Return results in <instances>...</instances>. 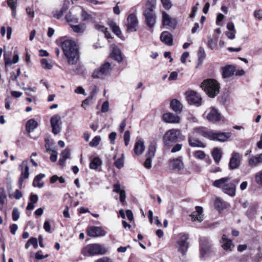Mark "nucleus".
<instances>
[{
	"label": "nucleus",
	"mask_w": 262,
	"mask_h": 262,
	"mask_svg": "<svg viewBox=\"0 0 262 262\" xmlns=\"http://www.w3.org/2000/svg\"><path fill=\"white\" fill-rule=\"evenodd\" d=\"M193 156L196 159L202 160L205 158L206 155L204 151L202 150H197L193 152Z\"/></svg>",
	"instance_id": "79ce46f5"
},
{
	"label": "nucleus",
	"mask_w": 262,
	"mask_h": 262,
	"mask_svg": "<svg viewBox=\"0 0 262 262\" xmlns=\"http://www.w3.org/2000/svg\"><path fill=\"white\" fill-rule=\"evenodd\" d=\"M164 8L166 10H169L171 8L172 4L170 0H161Z\"/></svg>",
	"instance_id": "8fccbe9b"
},
{
	"label": "nucleus",
	"mask_w": 262,
	"mask_h": 262,
	"mask_svg": "<svg viewBox=\"0 0 262 262\" xmlns=\"http://www.w3.org/2000/svg\"><path fill=\"white\" fill-rule=\"evenodd\" d=\"M214 205L215 208L219 210L223 208V202L220 199H216L215 200Z\"/></svg>",
	"instance_id": "49530a36"
},
{
	"label": "nucleus",
	"mask_w": 262,
	"mask_h": 262,
	"mask_svg": "<svg viewBox=\"0 0 262 262\" xmlns=\"http://www.w3.org/2000/svg\"><path fill=\"white\" fill-rule=\"evenodd\" d=\"M261 163H262V154L251 157L248 161L249 165L252 167H256Z\"/></svg>",
	"instance_id": "b1692460"
},
{
	"label": "nucleus",
	"mask_w": 262,
	"mask_h": 262,
	"mask_svg": "<svg viewBox=\"0 0 262 262\" xmlns=\"http://www.w3.org/2000/svg\"><path fill=\"white\" fill-rule=\"evenodd\" d=\"M52 130L54 134L57 135L61 130V117L59 115H56L53 116L50 120Z\"/></svg>",
	"instance_id": "f8f14e48"
},
{
	"label": "nucleus",
	"mask_w": 262,
	"mask_h": 262,
	"mask_svg": "<svg viewBox=\"0 0 262 262\" xmlns=\"http://www.w3.org/2000/svg\"><path fill=\"white\" fill-rule=\"evenodd\" d=\"M198 60L200 63H202L206 58V53L203 47H200L198 53Z\"/></svg>",
	"instance_id": "e433bc0d"
},
{
	"label": "nucleus",
	"mask_w": 262,
	"mask_h": 262,
	"mask_svg": "<svg viewBox=\"0 0 262 262\" xmlns=\"http://www.w3.org/2000/svg\"><path fill=\"white\" fill-rule=\"evenodd\" d=\"M41 65L42 68L45 69H51L52 65L46 59L43 58L40 61Z\"/></svg>",
	"instance_id": "a19ab883"
},
{
	"label": "nucleus",
	"mask_w": 262,
	"mask_h": 262,
	"mask_svg": "<svg viewBox=\"0 0 262 262\" xmlns=\"http://www.w3.org/2000/svg\"><path fill=\"white\" fill-rule=\"evenodd\" d=\"M184 166L182 158L181 157L169 160V167L173 170H180L184 168Z\"/></svg>",
	"instance_id": "a211bd4d"
},
{
	"label": "nucleus",
	"mask_w": 262,
	"mask_h": 262,
	"mask_svg": "<svg viewBox=\"0 0 262 262\" xmlns=\"http://www.w3.org/2000/svg\"><path fill=\"white\" fill-rule=\"evenodd\" d=\"M18 168L21 171L20 177H22L24 179H28L29 176V168L28 161L25 160L23 161V162L19 165Z\"/></svg>",
	"instance_id": "4be33fe9"
},
{
	"label": "nucleus",
	"mask_w": 262,
	"mask_h": 262,
	"mask_svg": "<svg viewBox=\"0 0 262 262\" xmlns=\"http://www.w3.org/2000/svg\"><path fill=\"white\" fill-rule=\"evenodd\" d=\"M179 236L180 238L177 241L176 247L178 251L184 255L187 252L189 247V243L187 242L189 237L187 234L184 233H181Z\"/></svg>",
	"instance_id": "1a4fd4ad"
},
{
	"label": "nucleus",
	"mask_w": 262,
	"mask_h": 262,
	"mask_svg": "<svg viewBox=\"0 0 262 262\" xmlns=\"http://www.w3.org/2000/svg\"><path fill=\"white\" fill-rule=\"evenodd\" d=\"M107 252V249L103 245L99 244H92L83 247L81 252L85 256H93L105 254Z\"/></svg>",
	"instance_id": "423d86ee"
},
{
	"label": "nucleus",
	"mask_w": 262,
	"mask_h": 262,
	"mask_svg": "<svg viewBox=\"0 0 262 262\" xmlns=\"http://www.w3.org/2000/svg\"><path fill=\"white\" fill-rule=\"evenodd\" d=\"M195 210L196 211L193 212L190 215L191 219L193 221H197L201 222L203 221V215L202 214L203 208L200 206H196Z\"/></svg>",
	"instance_id": "5701e85b"
},
{
	"label": "nucleus",
	"mask_w": 262,
	"mask_h": 262,
	"mask_svg": "<svg viewBox=\"0 0 262 262\" xmlns=\"http://www.w3.org/2000/svg\"><path fill=\"white\" fill-rule=\"evenodd\" d=\"M19 217V212L17 208H15L12 212V219L14 221H16Z\"/></svg>",
	"instance_id": "09e8293b"
},
{
	"label": "nucleus",
	"mask_w": 262,
	"mask_h": 262,
	"mask_svg": "<svg viewBox=\"0 0 262 262\" xmlns=\"http://www.w3.org/2000/svg\"><path fill=\"white\" fill-rule=\"evenodd\" d=\"M101 140V138L99 136H95L90 143V146L91 147L97 146Z\"/></svg>",
	"instance_id": "c03bdc74"
},
{
	"label": "nucleus",
	"mask_w": 262,
	"mask_h": 262,
	"mask_svg": "<svg viewBox=\"0 0 262 262\" xmlns=\"http://www.w3.org/2000/svg\"><path fill=\"white\" fill-rule=\"evenodd\" d=\"M188 143L189 146L193 147H205V145L201 141L196 139L192 136L188 137Z\"/></svg>",
	"instance_id": "cd10ccee"
},
{
	"label": "nucleus",
	"mask_w": 262,
	"mask_h": 262,
	"mask_svg": "<svg viewBox=\"0 0 262 262\" xmlns=\"http://www.w3.org/2000/svg\"><path fill=\"white\" fill-rule=\"evenodd\" d=\"M178 75V73L177 72H172L170 74L169 77L168 78V80L169 81L175 80L177 79V78Z\"/></svg>",
	"instance_id": "69168bd1"
},
{
	"label": "nucleus",
	"mask_w": 262,
	"mask_h": 262,
	"mask_svg": "<svg viewBox=\"0 0 262 262\" xmlns=\"http://www.w3.org/2000/svg\"><path fill=\"white\" fill-rule=\"evenodd\" d=\"M71 27L73 30L76 33H82L85 29V25L84 24H79L77 25H70Z\"/></svg>",
	"instance_id": "c9c22d12"
},
{
	"label": "nucleus",
	"mask_w": 262,
	"mask_h": 262,
	"mask_svg": "<svg viewBox=\"0 0 262 262\" xmlns=\"http://www.w3.org/2000/svg\"><path fill=\"white\" fill-rule=\"evenodd\" d=\"M241 164V156L239 153L233 152L230 158L229 166V168L233 170L238 168Z\"/></svg>",
	"instance_id": "4468645a"
},
{
	"label": "nucleus",
	"mask_w": 262,
	"mask_h": 262,
	"mask_svg": "<svg viewBox=\"0 0 262 262\" xmlns=\"http://www.w3.org/2000/svg\"><path fill=\"white\" fill-rule=\"evenodd\" d=\"M170 107L174 112L180 113L182 110L183 106L177 99H172L170 102Z\"/></svg>",
	"instance_id": "c756f323"
},
{
	"label": "nucleus",
	"mask_w": 262,
	"mask_h": 262,
	"mask_svg": "<svg viewBox=\"0 0 262 262\" xmlns=\"http://www.w3.org/2000/svg\"><path fill=\"white\" fill-rule=\"evenodd\" d=\"M66 19L68 22L77 23L78 21V18L75 16L72 15L71 13H69L66 15Z\"/></svg>",
	"instance_id": "37998d69"
},
{
	"label": "nucleus",
	"mask_w": 262,
	"mask_h": 262,
	"mask_svg": "<svg viewBox=\"0 0 262 262\" xmlns=\"http://www.w3.org/2000/svg\"><path fill=\"white\" fill-rule=\"evenodd\" d=\"M45 177L44 174L40 173L36 176L33 182V186L34 187H38L41 188L43 186V182H40L42 179Z\"/></svg>",
	"instance_id": "473e14b6"
},
{
	"label": "nucleus",
	"mask_w": 262,
	"mask_h": 262,
	"mask_svg": "<svg viewBox=\"0 0 262 262\" xmlns=\"http://www.w3.org/2000/svg\"><path fill=\"white\" fill-rule=\"evenodd\" d=\"M102 163V160L99 157H95L90 163V168L96 170L101 165Z\"/></svg>",
	"instance_id": "2f4dec72"
},
{
	"label": "nucleus",
	"mask_w": 262,
	"mask_h": 262,
	"mask_svg": "<svg viewBox=\"0 0 262 262\" xmlns=\"http://www.w3.org/2000/svg\"><path fill=\"white\" fill-rule=\"evenodd\" d=\"M156 7V0H147L143 15L146 25L149 28L154 27L156 22V16L154 10Z\"/></svg>",
	"instance_id": "20e7f679"
},
{
	"label": "nucleus",
	"mask_w": 262,
	"mask_h": 262,
	"mask_svg": "<svg viewBox=\"0 0 262 262\" xmlns=\"http://www.w3.org/2000/svg\"><path fill=\"white\" fill-rule=\"evenodd\" d=\"M230 180V178L229 177L222 178L214 181L213 182V185L214 187L221 188L224 193L231 196H233L235 194L236 190L235 183H238L239 180L238 179H235L234 183L229 182Z\"/></svg>",
	"instance_id": "7ed1b4c3"
},
{
	"label": "nucleus",
	"mask_w": 262,
	"mask_h": 262,
	"mask_svg": "<svg viewBox=\"0 0 262 262\" xmlns=\"http://www.w3.org/2000/svg\"><path fill=\"white\" fill-rule=\"evenodd\" d=\"M124 163L123 155H122L121 158H118L115 160L114 165L117 168L121 169L124 166Z\"/></svg>",
	"instance_id": "ea45409f"
},
{
	"label": "nucleus",
	"mask_w": 262,
	"mask_h": 262,
	"mask_svg": "<svg viewBox=\"0 0 262 262\" xmlns=\"http://www.w3.org/2000/svg\"><path fill=\"white\" fill-rule=\"evenodd\" d=\"M23 90H24L25 91V93L26 95H30V92H35L36 89L35 87H33V88L24 87V88H23Z\"/></svg>",
	"instance_id": "052dcab7"
},
{
	"label": "nucleus",
	"mask_w": 262,
	"mask_h": 262,
	"mask_svg": "<svg viewBox=\"0 0 262 262\" xmlns=\"http://www.w3.org/2000/svg\"><path fill=\"white\" fill-rule=\"evenodd\" d=\"M207 118L209 121L215 123L221 120V115L216 109L212 107L207 114Z\"/></svg>",
	"instance_id": "dca6fc26"
},
{
	"label": "nucleus",
	"mask_w": 262,
	"mask_h": 262,
	"mask_svg": "<svg viewBox=\"0 0 262 262\" xmlns=\"http://www.w3.org/2000/svg\"><path fill=\"white\" fill-rule=\"evenodd\" d=\"M61 46L68 63L76 64L79 58L78 48L76 42L72 40L67 39L61 42Z\"/></svg>",
	"instance_id": "f257e3e1"
},
{
	"label": "nucleus",
	"mask_w": 262,
	"mask_h": 262,
	"mask_svg": "<svg viewBox=\"0 0 262 262\" xmlns=\"http://www.w3.org/2000/svg\"><path fill=\"white\" fill-rule=\"evenodd\" d=\"M223 76L224 78H228L234 75L235 71V67L231 65L226 66L222 68Z\"/></svg>",
	"instance_id": "a878e982"
},
{
	"label": "nucleus",
	"mask_w": 262,
	"mask_h": 262,
	"mask_svg": "<svg viewBox=\"0 0 262 262\" xmlns=\"http://www.w3.org/2000/svg\"><path fill=\"white\" fill-rule=\"evenodd\" d=\"M187 94V100L189 103L195 104L197 106L201 104L202 99L196 93L190 92Z\"/></svg>",
	"instance_id": "6ab92c4d"
},
{
	"label": "nucleus",
	"mask_w": 262,
	"mask_h": 262,
	"mask_svg": "<svg viewBox=\"0 0 262 262\" xmlns=\"http://www.w3.org/2000/svg\"><path fill=\"white\" fill-rule=\"evenodd\" d=\"M17 0H7V4L10 8H17Z\"/></svg>",
	"instance_id": "864d4df0"
},
{
	"label": "nucleus",
	"mask_w": 262,
	"mask_h": 262,
	"mask_svg": "<svg viewBox=\"0 0 262 262\" xmlns=\"http://www.w3.org/2000/svg\"><path fill=\"white\" fill-rule=\"evenodd\" d=\"M217 41L214 40L211 36L207 37V46L208 48L211 50H213L216 49L217 47Z\"/></svg>",
	"instance_id": "f704fd0d"
},
{
	"label": "nucleus",
	"mask_w": 262,
	"mask_h": 262,
	"mask_svg": "<svg viewBox=\"0 0 262 262\" xmlns=\"http://www.w3.org/2000/svg\"><path fill=\"white\" fill-rule=\"evenodd\" d=\"M162 119L164 122L168 123H178L180 121V117L171 113H166L163 115Z\"/></svg>",
	"instance_id": "f3484780"
},
{
	"label": "nucleus",
	"mask_w": 262,
	"mask_h": 262,
	"mask_svg": "<svg viewBox=\"0 0 262 262\" xmlns=\"http://www.w3.org/2000/svg\"><path fill=\"white\" fill-rule=\"evenodd\" d=\"M126 125V119H124L122 120L119 125V130L120 133H122L124 130Z\"/></svg>",
	"instance_id": "0e129e2a"
},
{
	"label": "nucleus",
	"mask_w": 262,
	"mask_h": 262,
	"mask_svg": "<svg viewBox=\"0 0 262 262\" xmlns=\"http://www.w3.org/2000/svg\"><path fill=\"white\" fill-rule=\"evenodd\" d=\"M255 181L260 185H262V171L258 172L255 176Z\"/></svg>",
	"instance_id": "603ef678"
},
{
	"label": "nucleus",
	"mask_w": 262,
	"mask_h": 262,
	"mask_svg": "<svg viewBox=\"0 0 262 262\" xmlns=\"http://www.w3.org/2000/svg\"><path fill=\"white\" fill-rule=\"evenodd\" d=\"M38 126V123L34 119H30L26 123V130L30 133L35 129Z\"/></svg>",
	"instance_id": "7c9ffc66"
},
{
	"label": "nucleus",
	"mask_w": 262,
	"mask_h": 262,
	"mask_svg": "<svg viewBox=\"0 0 262 262\" xmlns=\"http://www.w3.org/2000/svg\"><path fill=\"white\" fill-rule=\"evenodd\" d=\"M156 151V146L154 145H150L148 148V151L146 155V157L153 158Z\"/></svg>",
	"instance_id": "58836bf2"
},
{
	"label": "nucleus",
	"mask_w": 262,
	"mask_h": 262,
	"mask_svg": "<svg viewBox=\"0 0 262 262\" xmlns=\"http://www.w3.org/2000/svg\"><path fill=\"white\" fill-rule=\"evenodd\" d=\"M193 134L199 135L211 140L225 142L231 137L230 133L215 132L208 130L205 127H199L194 128Z\"/></svg>",
	"instance_id": "f03ea898"
},
{
	"label": "nucleus",
	"mask_w": 262,
	"mask_h": 262,
	"mask_svg": "<svg viewBox=\"0 0 262 262\" xmlns=\"http://www.w3.org/2000/svg\"><path fill=\"white\" fill-rule=\"evenodd\" d=\"M162 23L164 26H168L171 28H175L177 21L176 19L171 18L165 12H162Z\"/></svg>",
	"instance_id": "aec40b11"
},
{
	"label": "nucleus",
	"mask_w": 262,
	"mask_h": 262,
	"mask_svg": "<svg viewBox=\"0 0 262 262\" xmlns=\"http://www.w3.org/2000/svg\"><path fill=\"white\" fill-rule=\"evenodd\" d=\"M235 33L236 31H226V35L228 37V38L230 39H233L235 38Z\"/></svg>",
	"instance_id": "680f3d73"
},
{
	"label": "nucleus",
	"mask_w": 262,
	"mask_h": 262,
	"mask_svg": "<svg viewBox=\"0 0 262 262\" xmlns=\"http://www.w3.org/2000/svg\"><path fill=\"white\" fill-rule=\"evenodd\" d=\"M161 40L167 46H171L173 43L172 35L168 31L163 32L160 36Z\"/></svg>",
	"instance_id": "393cba45"
},
{
	"label": "nucleus",
	"mask_w": 262,
	"mask_h": 262,
	"mask_svg": "<svg viewBox=\"0 0 262 262\" xmlns=\"http://www.w3.org/2000/svg\"><path fill=\"white\" fill-rule=\"evenodd\" d=\"M111 28L113 32L117 35H119L121 34V30L118 26L115 23L111 24Z\"/></svg>",
	"instance_id": "de8ad7c7"
},
{
	"label": "nucleus",
	"mask_w": 262,
	"mask_h": 262,
	"mask_svg": "<svg viewBox=\"0 0 262 262\" xmlns=\"http://www.w3.org/2000/svg\"><path fill=\"white\" fill-rule=\"evenodd\" d=\"M112 70V66L110 63L106 62L103 64L99 68L95 70L92 76L94 78H104L108 75Z\"/></svg>",
	"instance_id": "6e6552de"
},
{
	"label": "nucleus",
	"mask_w": 262,
	"mask_h": 262,
	"mask_svg": "<svg viewBox=\"0 0 262 262\" xmlns=\"http://www.w3.org/2000/svg\"><path fill=\"white\" fill-rule=\"evenodd\" d=\"M185 137L182 135L181 131L178 129H171L167 130L163 136V142L166 146H172L178 141H183Z\"/></svg>",
	"instance_id": "39448f33"
},
{
	"label": "nucleus",
	"mask_w": 262,
	"mask_h": 262,
	"mask_svg": "<svg viewBox=\"0 0 262 262\" xmlns=\"http://www.w3.org/2000/svg\"><path fill=\"white\" fill-rule=\"evenodd\" d=\"M201 88L210 97L214 98L219 93V83L214 79L204 80L201 84Z\"/></svg>",
	"instance_id": "0eeeda50"
},
{
	"label": "nucleus",
	"mask_w": 262,
	"mask_h": 262,
	"mask_svg": "<svg viewBox=\"0 0 262 262\" xmlns=\"http://www.w3.org/2000/svg\"><path fill=\"white\" fill-rule=\"evenodd\" d=\"M108 102L107 101L104 102L101 107V111L103 113L107 112L108 111Z\"/></svg>",
	"instance_id": "338daca9"
},
{
	"label": "nucleus",
	"mask_w": 262,
	"mask_h": 262,
	"mask_svg": "<svg viewBox=\"0 0 262 262\" xmlns=\"http://www.w3.org/2000/svg\"><path fill=\"white\" fill-rule=\"evenodd\" d=\"M74 92L76 94H82L86 96V94L85 93L84 89L81 86H78L74 91Z\"/></svg>",
	"instance_id": "e2e57ef3"
},
{
	"label": "nucleus",
	"mask_w": 262,
	"mask_h": 262,
	"mask_svg": "<svg viewBox=\"0 0 262 262\" xmlns=\"http://www.w3.org/2000/svg\"><path fill=\"white\" fill-rule=\"evenodd\" d=\"M199 5V3L198 2L196 4V5L195 6H193L192 8V10H191V13L189 15V17L190 18H193L195 15V13L197 11V10H198V6Z\"/></svg>",
	"instance_id": "6e6d98bb"
},
{
	"label": "nucleus",
	"mask_w": 262,
	"mask_h": 262,
	"mask_svg": "<svg viewBox=\"0 0 262 262\" xmlns=\"http://www.w3.org/2000/svg\"><path fill=\"white\" fill-rule=\"evenodd\" d=\"M123 138L125 145L127 146L129 144L130 140V132L129 130H126L125 132Z\"/></svg>",
	"instance_id": "a18cd8bd"
},
{
	"label": "nucleus",
	"mask_w": 262,
	"mask_h": 262,
	"mask_svg": "<svg viewBox=\"0 0 262 262\" xmlns=\"http://www.w3.org/2000/svg\"><path fill=\"white\" fill-rule=\"evenodd\" d=\"M145 149L144 142L141 139L138 140L135 143L134 150L136 155H140Z\"/></svg>",
	"instance_id": "c85d7f7f"
},
{
	"label": "nucleus",
	"mask_w": 262,
	"mask_h": 262,
	"mask_svg": "<svg viewBox=\"0 0 262 262\" xmlns=\"http://www.w3.org/2000/svg\"><path fill=\"white\" fill-rule=\"evenodd\" d=\"M138 24V20L136 15L134 14H130L127 18L126 24L127 31L128 32H135L137 30Z\"/></svg>",
	"instance_id": "9b49d317"
},
{
	"label": "nucleus",
	"mask_w": 262,
	"mask_h": 262,
	"mask_svg": "<svg viewBox=\"0 0 262 262\" xmlns=\"http://www.w3.org/2000/svg\"><path fill=\"white\" fill-rule=\"evenodd\" d=\"M182 148V144H176L171 149V152L172 153H174L178 151H179L181 150Z\"/></svg>",
	"instance_id": "4d7b16f0"
},
{
	"label": "nucleus",
	"mask_w": 262,
	"mask_h": 262,
	"mask_svg": "<svg viewBox=\"0 0 262 262\" xmlns=\"http://www.w3.org/2000/svg\"><path fill=\"white\" fill-rule=\"evenodd\" d=\"M30 245H33L35 249H37L38 247V241L36 238L31 237L29 240Z\"/></svg>",
	"instance_id": "5fc2aeb1"
},
{
	"label": "nucleus",
	"mask_w": 262,
	"mask_h": 262,
	"mask_svg": "<svg viewBox=\"0 0 262 262\" xmlns=\"http://www.w3.org/2000/svg\"><path fill=\"white\" fill-rule=\"evenodd\" d=\"M211 244L208 238L202 237L200 238V254L201 256H204L205 254L211 251Z\"/></svg>",
	"instance_id": "ddd939ff"
},
{
	"label": "nucleus",
	"mask_w": 262,
	"mask_h": 262,
	"mask_svg": "<svg viewBox=\"0 0 262 262\" xmlns=\"http://www.w3.org/2000/svg\"><path fill=\"white\" fill-rule=\"evenodd\" d=\"M68 9V8L67 6H63L62 8L59 10H56L53 13L54 16L56 18H59L62 16L63 13H64Z\"/></svg>",
	"instance_id": "4c0bfd02"
},
{
	"label": "nucleus",
	"mask_w": 262,
	"mask_h": 262,
	"mask_svg": "<svg viewBox=\"0 0 262 262\" xmlns=\"http://www.w3.org/2000/svg\"><path fill=\"white\" fill-rule=\"evenodd\" d=\"M70 152L69 149L68 148H66L64 150H63L62 152L61 153L60 157L64 159H67L70 158Z\"/></svg>",
	"instance_id": "3c124183"
},
{
	"label": "nucleus",
	"mask_w": 262,
	"mask_h": 262,
	"mask_svg": "<svg viewBox=\"0 0 262 262\" xmlns=\"http://www.w3.org/2000/svg\"><path fill=\"white\" fill-rule=\"evenodd\" d=\"M111 57L117 61L120 62L123 60V57L120 50L115 45H112Z\"/></svg>",
	"instance_id": "412c9836"
},
{
	"label": "nucleus",
	"mask_w": 262,
	"mask_h": 262,
	"mask_svg": "<svg viewBox=\"0 0 262 262\" xmlns=\"http://www.w3.org/2000/svg\"><path fill=\"white\" fill-rule=\"evenodd\" d=\"M117 134L116 132H112L108 136L109 140H110V143L112 144H114L115 140L116 138Z\"/></svg>",
	"instance_id": "13d9d810"
},
{
	"label": "nucleus",
	"mask_w": 262,
	"mask_h": 262,
	"mask_svg": "<svg viewBox=\"0 0 262 262\" xmlns=\"http://www.w3.org/2000/svg\"><path fill=\"white\" fill-rule=\"evenodd\" d=\"M151 158H152L147 157L144 163V166L147 169H149L151 167Z\"/></svg>",
	"instance_id": "bf43d9fd"
},
{
	"label": "nucleus",
	"mask_w": 262,
	"mask_h": 262,
	"mask_svg": "<svg viewBox=\"0 0 262 262\" xmlns=\"http://www.w3.org/2000/svg\"><path fill=\"white\" fill-rule=\"evenodd\" d=\"M95 262H113L112 259L107 257H103L99 258Z\"/></svg>",
	"instance_id": "774afa93"
},
{
	"label": "nucleus",
	"mask_w": 262,
	"mask_h": 262,
	"mask_svg": "<svg viewBox=\"0 0 262 262\" xmlns=\"http://www.w3.org/2000/svg\"><path fill=\"white\" fill-rule=\"evenodd\" d=\"M7 193L4 187H0V210L2 211L4 206L7 204Z\"/></svg>",
	"instance_id": "bb28decb"
},
{
	"label": "nucleus",
	"mask_w": 262,
	"mask_h": 262,
	"mask_svg": "<svg viewBox=\"0 0 262 262\" xmlns=\"http://www.w3.org/2000/svg\"><path fill=\"white\" fill-rule=\"evenodd\" d=\"M221 247L226 251H231L234 247L232 241L228 238L225 234H223L220 241Z\"/></svg>",
	"instance_id": "2eb2a0df"
},
{
	"label": "nucleus",
	"mask_w": 262,
	"mask_h": 262,
	"mask_svg": "<svg viewBox=\"0 0 262 262\" xmlns=\"http://www.w3.org/2000/svg\"><path fill=\"white\" fill-rule=\"evenodd\" d=\"M107 232L100 227L91 226L87 229V234L90 237L104 236Z\"/></svg>",
	"instance_id": "9d476101"
},
{
	"label": "nucleus",
	"mask_w": 262,
	"mask_h": 262,
	"mask_svg": "<svg viewBox=\"0 0 262 262\" xmlns=\"http://www.w3.org/2000/svg\"><path fill=\"white\" fill-rule=\"evenodd\" d=\"M212 156L214 161L218 163L221 160L222 158L221 150L218 148H215L212 151Z\"/></svg>",
	"instance_id": "72a5a7b5"
}]
</instances>
